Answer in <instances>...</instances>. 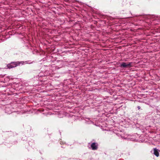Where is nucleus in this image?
<instances>
[{"mask_svg": "<svg viewBox=\"0 0 160 160\" xmlns=\"http://www.w3.org/2000/svg\"><path fill=\"white\" fill-rule=\"evenodd\" d=\"M28 61H17L15 62H11V68H13L17 66H20L24 64H28ZM29 63V64L32 63Z\"/></svg>", "mask_w": 160, "mask_h": 160, "instance_id": "f257e3e1", "label": "nucleus"}, {"mask_svg": "<svg viewBox=\"0 0 160 160\" xmlns=\"http://www.w3.org/2000/svg\"><path fill=\"white\" fill-rule=\"evenodd\" d=\"M132 62L129 63L122 62L120 64V67L121 68H131L132 67Z\"/></svg>", "mask_w": 160, "mask_h": 160, "instance_id": "f03ea898", "label": "nucleus"}, {"mask_svg": "<svg viewBox=\"0 0 160 160\" xmlns=\"http://www.w3.org/2000/svg\"><path fill=\"white\" fill-rule=\"evenodd\" d=\"M91 147L92 150H95L98 148V145L97 143L93 142L91 144Z\"/></svg>", "mask_w": 160, "mask_h": 160, "instance_id": "7ed1b4c3", "label": "nucleus"}, {"mask_svg": "<svg viewBox=\"0 0 160 160\" xmlns=\"http://www.w3.org/2000/svg\"><path fill=\"white\" fill-rule=\"evenodd\" d=\"M120 137L122 138L125 139H129V138L128 137L129 136V135H128L127 134H120Z\"/></svg>", "mask_w": 160, "mask_h": 160, "instance_id": "20e7f679", "label": "nucleus"}, {"mask_svg": "<svg viewBox=\"0 0 160 160\" xmlns=\"http://www.w3.org/2000/svg\"><path fill=\"white\" fill-rule=\"evenodd\" d=\"M5 110L6 113L8 114H9L10 111V108L9 105H7L6 106Z\"/></svg>", "mask_w": 160, "mask_h": 160, "instance_id": "39448f33", "label": "nucleus"}, {"mask_svg": "<svg viewBox=\"0 0 160 160\" xmlns=\"http://www.w3.org/2000/svg\"><path fill=\"white\" fill-rule=\"evenodd\" d=\"M90 118H86L85 120L86 121V123L87 124H90L91 123L94 124V122H92L91 120H90Z\"/></svg>", "mask_w": 160, "mask_h": 160, "instance_id": "423d86ee", "label": "nucleus"}, {"mask_svg": "<svg viewBox=\"0 0 160 160\" xmlns=\"http://www.w3.org/2000/svg\"><path fill=\"white\" fill-rule=\"evenodd\" d=\"M153 153L157 157H158L159 155V154L158 151V149L156 148L154 149Z\"/></svg>", "mask_w": 160, "mask_h": 160, "instance_id": "0eeeda50", "label": "nucleus"}, {"mask_svg": "<svg viewBox=\"0 0 160 160\" xmlns=\"http://www.w3.org/2000/svg\"><path fill=\"white\" fill-rule=\"evenodd\" d=\"M12 83L14 84H15L16 85H17V84H16V83H13V82H11V92L12 91V89H15V88H13V84H12Z\"/></svg>", "mask_w": 160, "mask_h": 160, "instance_id": "6e6552de", "label": "nucleus"}, {"mask_svg": "<svg viewBox=\"0 0 160 160\" xmlns=\"http://www.w3.org/2000/svg\"><path fill=\"white\" fill-rule=\"evenodd\" d=\"M7 68H9L10 67V65L9 64H8V65H7Z\"/></svg>", "mask_w": 160, "mask_h": 160, "instance_id": "1a4fd4ad", "label": "nucleus"}, {"mask_svg": "<svg viewBox=\"0 0 160 160\" xmlns=\"http://www.w3.org/2000/svg\"><path fill=\"white\" fill-rule=\"evenodd\" d=\"M137 108L138 110H139L140 109V107L139 106H138Z\"/></svg>", "mask_w": 160, "mask_h": 160, "instance_id": "9d476101", "label": "nucleus"}, {"mask_svg": "<svg viewBox=\"0 0 160 160\" xmlns=\"http://www.w3.org/2000/svg\"><path fill=\"white\" fill-rule=\"evenodd\" d=\"M10 95H12V94H11V93Z\"/></svg>", "mask_w": 160, "mask_h": 160, "instance_id": "9b49d317", "label": "nucleus"}]
</instances>
